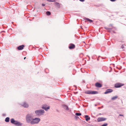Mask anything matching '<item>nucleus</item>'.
<instances>
[{"label": "nucleus", "instance_id": "10", "mask_svg": "<svg viewBox=\"0 0 126 126\" xmlns=\"http://www.w3.org/2000/svg\"><path fill=\"white\" fill-rule=\"evenodd\" d=\"M75 45L72 44H71L69 45V48L70 49H72L75 48Z\"/></svg>", "mask_w": 126, "mask_h": 126}, {"label": "nucleus", "instance_id": "12", "mask_svg": "<svg viewBox=\"0 0 126 126\" xmlns=\"http://www.w3.org/2000/svg\"><path fill=\"white\" fill-rule=\"evenodd\" d=\"M95 86L97 87L100 88L102 87L101 84L97 82L95 84Z\"/></svg>", "mask_w": 126, "mask_h": 126}, {"label": "nucleus", "instance_id": "14", "mask_svg": "<svg viewBox=\"0 0 126 126\" xmlns=\"http://www.w3.org/2000/svg\"><path fill=\"white\" fill-rule=\"evenodd\" d=\"M85 118L86 120V121H88L90 119V118L89 117L88 115H86L85 116Z\"/></svg>", "mask_w": 126, "mask_h": 126}, {"label": "nucleus", "instance_id": "16", "mask_svg": "<svg viewBox=\"0 0 126 126\" xmlns=\"http://www.w3.org/2000/svg\"><path fill=\"white\" fill-rule=\"evenodd\" d=\"M55 4L57 6V7L58 8H60V4L57 2H55Z\"/></svg>", "mask_w": 126, "mask_h": 126}, {"label": "nucleus", "instance_id": "4", "mask_svg": "<svg viewBox=\"0 0 126 126\" xmlns=\"http://www.w3.org/2000/svg\"><path fill=\"white\" fill-rule=\"evenodd\" d=\"M40 119L39 118H33L31 125H33L38 124L40 122Z\"/></svg>", "mask_w": 126, "mask_h": 126}, {"label": "nucleus", "instance_id": "23", "mask_svg": "<svg viewBox=\"0 0 126 126\" xmlns=\"http://www.w3.org/2000/svg\"><path fill=\"white\" fill-rule=\"evenodd\" d=\"M75 115L77 116H79L81 115V114L80 113H76Z\"/></svg>", "mask_w": 126, "mask_h": 126}, {"label": "nucleus", "instance_id": "7", "mask_svg": "<svg viewBox=\"0 0 126 126\" xmlns=\"http://www.w3.org/2000/svg\"><path fill=\"white\" fill-rule=\"evenodd\" d=\"M106 119V118L103 117H99L97 119V120L98 122H100L105 121Z\"/></svg>", "mask_w": 126, "mask_h": 126}, {"label": "nucleus", "instance_id": "20", "mask_svg": "<svg viewBox=\"0 0 126 126\" xmlns=\"http://www.w3.org/2000/svg\"><path fill=\"white\" fill-rule=\"evenodd\" d=\"M84 19L86 20H87L88 21H89L90 23H91L93 22V21L92 20L90 19L89 18H85Z\"/></svg>", "mask_w": 126, "mask_h": 126}, {"label": "nucleus", "instance_id": "28", "mask_svg": "<svg viewBox=\"0 0 126 126\" xmlns=\"http://www.w3.org/2000/svg\"><path fill=\"white\" fill-rule=\"evenodd\" d=\"M110 0L111 1H115V0Z\"/></svg>", "mask_w": 126, "mask_h": 126}, {"label": "nucleus", "instance_id": "22", "mask_svg": "<svg viewBox=\"0 0 126 126\" xmlns=\"http://www.w3.org/2000/svg\"><path fill=\"white\" fill-rule=\"evenodd\" d=\"M46 14L48 16H49L51 15V13L49 11H47L46 12Z\"/></svg>", "mask_w": 126, "mask_h": 126}, {"label": "nucleus", "instance_id": "5", "mask_svg": "<svg viewBox=\"0 0 126 126\" xmlns=\"http://www.w3.org/2000/svg\"><path fill=\"white\" fill-rule=\"evenodd\" d=\"M21 105L25 108H27L29 107V104L26 102H24Z\"/></svg>", "mask_w": 126, "mask_h": 126}, {"label": "nucleus", "instance_id": "21", "mask_svg": "<svg viewBox=\"0 0 126 126\" xmlns=\"http://www.w3.org/2000/svg\"><path fill=\"white\" fill-rule=\"evenodd\" d=\"M105 28L109 32H110L111 30L112 29H110L109 28L105 27Z\"/></svg>", "mask_w": 126, "mask_h": 126}, {"label": "nucleus", "instance_id": "26", "mask_svg": "<svg viewBox=\"0 0 126 126\" xmlns=\"http://www.w3.org/2000/svg\"><path fill=\"white\" fill-rule=\"evenodd\" d=\"M79 1L81 2H84L85 0H79Z\"/></svg>", "mask_w": 126, "mask_h": 126}, {"label": "nucleus", "instance_id": "2", "mask_svg": "<svg viewBox=\"0 0 126 126\" xmlns=\"http://www.w3.org/2000/svg\"><path fill=\"white\" fill-rule=\"evenodd\" d=\"M11 122V123L14 124L16 126H22V124L17 121L15 120L13 118H12L10 120Z\"/></svg>", "mask_w": 126, "mask_h": 126}, {"label": "nucleus", "instance_id": "29", "mask_svg": "<svg viewBox=\"0 0 126 126\" xmlns=\"http://www.w3.org/2000/svg\"><path fill=\"white\" fill-rule=\"evenodd\" d=\"M42 5L43 6H44L45 5L43 3L42 4Z\"/></svg>", "mask_w": 126, "mask_h": 126}, {"label": "nucleus", "instance_id": "1", "mask_svg": "<svg viewBox=\"0 0 126 126\" xmlns=\"http://www.w3.org/2000/svg\"><path fill=\"white\" fill-rule=\"evenodd\" d=\"M32 115L31 114H28L26 116V120L27 123L31 124L33 118Z\"/></svg>", "mask_w": 126, "mask_h": 126}, {"label": "nucleus", "instance_id": "17", "mask_svg": "<svg viewBox=\"0 0 126 126\" xmlns=\"http://www.w3.org/2000/svg\"><path fill=\"white\" fill-rule=\"evenodd\" d=\"M98 92H97L95 91H91V94H98Z\"/></svg>", "mask_w": 126, "mask_h": 126}, {"label": "nucleus", "instance_id": "19", "mask_svg": "<svg viewBox=\"0 0 126 126\" xmlns=\"http://www.w3.org/2000/svg\"><path fill=\"white\" fill-rule=\"evenodd\" d=\"M9 119L10 118L9 117H7L5 118V121L6 122H8L9 121Z\"/></svg>", "mask_w": 126, "mask_h": 126}, {"label": "nucleus", "instance_id": "32", "mask_svg": "<svg viewBox=\"0 0 126 126\" xmlns=\"http://www.w3.org/2000/svg\"><path fill=\"white\" fill-rule=\"evenodd\" d=\"M110 26H112V25H111V24H110Z\"/></svg>", "mask_w": 126, "mask_h": 126}, {"label": "nucleus", "instance_id": "9", "mask_svg": "<svg viewBox=\"0 0 126 126\" xmlns=\"http://www.w3.org/2000/svg\"><path fill=\"white\" fill-rule=\"evenodd\" d=\"M62 108L65 110H69V108L67 106L63 104L62 105Z\"/></svg>", "mask_w": 126, "mask_h": 126}, {"label": "nucleus", "instance_id": "8", "mask_svg": "<svg viewBox=\"0 0 126 126\" xmlns=\"http://www.w3.org/2000/svg\"><path fill=\"white\" fill-rule=\"evenodd\" d=\"M113 91V90L112 89H108L107 90L104 94H108L112 92Z\"/></svg>", "mask_w": 126, "mask_h": 126}, {"label": "nucleus", "instance_id": "25", "mask_svg": "<svg viewBox=\"0 0 126 126\" xmlns=\"http://www.w3.org/2000/svg\"><path fill=\"white\" fill-rule=\"evenodd\" d=\"M47 1L49 2H54L55 1V0H47Z\"/></svg>", "mask_w": 126, "mask_h": 126}, {"label": "nucleus", "instance_id": "18", "mask_svg": "<svg viewBox=\"0 0 126 126\" xmlns=\"http://www.w3.org/2000/svg\"><path fill=\"white\" fill-rule=\"evenodd\" d=\"M91 91H87L85 92V93L86 94H91Z\"/></svg>", "mask_w": 126, "mask_h": 126}, {"label": "nucleus", "instance_id": "24", "mask_svg": "<svg viewBox=\"0 0 126 126\" xmlns=\"http://www.w3.org/2000/svg\"><path fill=\"white\" fill-rule=\"evenodd\" d=\"M107 125V123H105L103 124L102 125V126H106Z\"/></svg>", "mask_w": 126, "mask_h": 126}, {"label": "nucleus", "instance_id": "27", "mask_svg": "<svg viewBox=\"0 0 126 126\" xmlns=\"http://www.w3.org/2000/svg\"><path fill=\"white\" fill-rule=\"evenodd\" d=\"M121 47L122 48H124V47L123 46V45H122V46H121Z\"/></svg>", "mask_w": 126, "mask_h": 126}, {"label": "nucleus", "instance_id": "13", "mask_svg": "<svg viewBox=\"0 0 126 126\" xmlns=\"http://www.w3.org/2000/svg\"><path fill=\"white\" fill-rule=\"evenodd\" d=\"M42 108L43 109L45 110L46 111L48 109H49V107H47L45 106H43Z\"/></svg>", "mask_w": 126, "mask_h": 126}, {"label": "nucleus", "instance_id": "3", "mask_svg": "<svg viewBox=\"0 0 126 126\" xmlns=\"http://www.w3.org/2000/svg\"><path fill=\"white\" fill-rule=\"evenodd\" d=\"M45 111L43 110H36L35 111V113L37 116H40L43 114Z\"/></svg>", "mask_w": 126, "mask_h": 126}, {"label": "nucleus", "instance_id": "30", "mask_svg": "<svg viewBox=\"0 0 126 126\" xmlns=\"http://www.w3.org/2000/svg\"><path fill=\"white\" fill-rule=\"evenodd\" d=\"M119 115L120 116H123V115H122V114H119Z\"/></svg>", "mask_w": 126, "mask_h": 126}, {"label": "nucleus", "instance_id": "15", "mask_svg": "<svg viewBox=\"0 0 126 126\" xmlns=\"http://www.w3.org/2000/svg\"><path fill=\"white\" fill-rule=\"evenodd\" d=\"M118 98V96H115L112 97L111 98V100H114Z\"/></svg>", "mask_w": 126, "mask_h": 126}, {"label": "nucleus", "instance_id": "6", "mask_svg": "<svg viewBox=\"0 0 126 126\" xmlns=\"http://www.w3.org/2000/svg\"><path fill=\"white\" fill-rule=\"evenodd\" d=\"M124 84L119 83H117L115 84V87L116 88H118L121 87V86H123Z\"/></svg>", "mask_w": 126, "mask_h": 126}, {"label": "nucleus", "instance_id": "11", "mask_svg": "<svg viewBox=\"0 0 126 126\" xmlns=\"http://www.w3.org/2000/svg\"><path fill=\"white\" fill-rule=\"evenodd\" d=\"M24 46L23 45H20L17 47V49L18 50H22L23 49V47Z\"/></svg>", "mask_w": 126, "mask_h": 126}, {"label": "nucleus", "instance_id": "31", "mask_svg": "<svg viewBox=\"0 0 126 126\" xmlns=\"http://www.w3.org/2000/svg\"><path fill=\"white\" fill-rule=\"evenodd\" d=\"M26 57H24V59H26Z\"/></svg>", "mask_w": 126, "mask_h": 126}]
</instances>
